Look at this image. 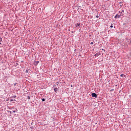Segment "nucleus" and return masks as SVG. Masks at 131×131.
Here are the masks:
<instances>
[{"instance_id": "nucleus-11", "label": "nucleus", "mask_w": 131, "mask_h": 131, "mask_svg": "<svg viewBox=\"0 0 131 131\" xmlns=\"http://www.w3.org/2000/svg\"><path fill=\"white\" fill-rule=\"evenodd\" d=\"M110 27H111V28H113V25H111V26H110Z\"/></svg>"}, {"instance_id": "nucleus-16", "label": "nucleus", "mask_w": 131, "mask_h": 131, "mask_svg": "<svg viewBox=\"0 0 131 131\" xmlns=\"http://www.w3.org/2000/svg\"><path fill=\"white\" fill-rule=\"evenodd\" d=\"M28 99H30V97L29 96Z\"/></svg>"}, {"instance_id": "nucleus-4", "label": "nucleus", "mask_w": 131, "mask_h": 131, "mask_svg": "<svg viewBox=\"0 0 131 131\" xmlns=\"http://www.w3.org/2000/svg\"><path fill=\"white\" fill-rule=\"evenodd\" d=\"M76 27H80V24H77V25H76Z\"/></svg>"}, {"instance_id": "nucleus-10", "label": "nucleus", "mask_w": 131, "mask_h": 131, "mask_svg": "<svg viewBox=\"0 0 131 131\" xmlns=\"http://www.w3.org/2000/svg\"><path fill=\"white\" fill-rule=\"evenodd\" d=\"M42 102H45V101H46V99H45V98H43V99H42Z\"/></svg>"}, {"instance_id": "nucleus-1", "label": "nucleus", "mask_w": 131, "mask_h": 131, "mask_svg": "<svg viewBox=\"0 0 131 131\" xmlns=\"http://www.w3.org/2000/svg\"><path fill=\"white\" fill-rule=\"evenodd\" d=\"M119 13H120V16H122L123 15V13H124V10H121L119 12Z\"/></svg>"}, {"instance_id": "nucleus-7", "label": "nucleus", "mask_w": 131, "mask_h": 131, "mask_svg": "<svg viewBox=\"0 0 131 131\" xmlns=\"http://www.w3.org/2000/svg\"><path fill=\"white\" fill-rule=\"evenodd\" d=\"M54 90L55 92H57L58 91V88H54Z\"/></svg>"}, {"instance_id": "nucleus-9", "label": "nucleus", "mask_w": 131, "mask_h": 131, "mask_svg": "<svg viewBox=\"0 0 131 131\" xmlns=\"http://www.w3.org/2000/svg\"><path fill=\"white\" fill-rule=\"evenodd\" d=\"M17 96L16 95H14L12 96V98H14V99L16 98Z\"/></svg>"}, {"instance_id": "nucleus-12", "label": "nucleus", "mask_w": 131, "mask_h": 131, "mask_svg": "<svg viewBox=\"0 0 131 131\" xmlns=\"http://www.w3.org/2000/svg\"><path fill=\"white\" fill-rule=\"evenodd\" d=\"M26 73H28V70H27L26 71Z\"/></svg>"}, {"instance_id": "nucleus-15", "label": "nucleus", "mask_w": 131, "mask_h": 131, "mask_svg": "<svg viewBox=\"0 0 131 131\" xmlns=\"http://www.w3.org/2000/svg\"><path fill=\"white\" fill-rule=\"evenodd\" d=\"M96 18H99L98 15H96Z\"/></svg>"}, {"instance_id": "nucleus-17", "label": "nucleus", "mask_w": 131, "mask_h": 131, "mask_svg": "<svg viewBox=\"0 0 131 131\" xmlns=\"http://www.w3.org/2000/svg\"><path fill=\"white\" fill-rule=\"evenodd\" d=\"M13 112L15 113L16 112L15 111H13Z\"/></svg>"}, {"instance_id": "nucleus-8", "label": "nucleus", "mask_w": 131, "mask_h": 131, "mask_svg": "<svg viewBox=\"0 0 131 131\" xmlns=\"http://www.w3.org/2000/svg\"><path fill=\"white\" fill-rule=\"evenodd\" d=\"M13 101H16V99H11L10 102H13Z\"/></svg>"}, {"instance_id": "nucleus-13", "label": "nucleus", "mask_w": 131, "mask_h": 131, "mask_svg": "<svg viewBox=\"0 0 131 131\" xmlns=\"http://www.w3.org/2000/svg\"><path fill=\"white\" fill-rule=\"evenodd\" d=\"M124 75V74H121V75H120V76H121V77H122V76H123Z\"/></svg>"}, {"instance_id": "nucleus-14", "label": "nucleus", "mask_w": 131, "mask_h": 131, "mask_svg": "<svg viewBox=\"0 0 131 131\" xmlns=\"http://www.w3.org/2000/svg\"><path fill=\"white\" fill-rule=\"evenodd\" d=\"M91 45H94V42H91Z\"/></svg>"}, {"instance_id": "nucleus-5", "label": "nucleus", "mask_w": 131, "mask_h": 131, "mask_svg": "<svg viewBox=\"0 0 131 131\" xmlns=\"http://www.w3.org/2000/svg\"><path fill=\"white\" fill-rule=\"evenodd\" d=\"M100 55V53H96L95 55V57H98V56Z\"/></svg>"}, {"instance_id": "nucleus-2", "label": "nucleus", "mask_w": 131, "mask_h": 131, "mask_svg": "<svg viewBox=\"0 0 131 131\" xmlns=\"http://www.w3.org/2000/svg\"><path fill=\"white\" fill-rule=\"evenodd\" d=\"M92 96L93 97H94V98H97V94L96 93H92Z\"/></svg>"}, {"instance_id": "nucleus-3", "label": "nucleus", "mask_w": 131, "mask_h": 131, "mask_svg": "<svg viewBox=\"0 0 131 131\" xmlns=\"http://www.w3.org/2000/svg\"><path fill=\"white\" fill-rule=\"evenodd\" d=\"M115 18H120V15L117 14L115 16Z\"/></svg>"}, {"instance_id": "nucleus-6", "label": "nucleus", "mask_w": 131, "mask_h": 131, "mask_svg": "<svg viewBox=\"0 0 131 131\" xmlns=\"http://www.w3.org/2000/svg\"><path fill=\"white\" fill-rule=\"evenodd\" d=\"M39 63V61H36L35 62V65L36 66V65H37V64H38Z\"/></svg>"}]
</instances>
